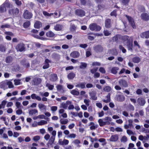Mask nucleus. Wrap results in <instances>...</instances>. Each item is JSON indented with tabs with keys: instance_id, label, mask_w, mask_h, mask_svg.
<instances>
[{
	"instance_id": "nucleus-17",
	"label": "nucleus",
	"mask_w": 149,
	"mask_h": 149,
	"mask_svg": "<svg viewBox=\"0 0 149 149\" xmlns=\"http://www.w3.org/2000/svg\"><path fill=\"white\" fill-rule=\"evenodd\" d=\"M116 99L118 101L120 102H122L125 100V97L123 95L119 94L117 95Z\"/></svg>"
},
{
	"instance_id": "nucleus-48",
	"label": "nucleus",
	"mask_w": 149,
	"mask_h": 149,
	"mask_svg": "<svg viewBox=\"0 0 149 149\" xmlns=\"http://www.w3.org/2000/svg\"><path fill=\"white\" fill-rule=\"evenodd\" d=\"M119 49L121 50L122 52L124 53H125L126 52V49L122 45H120L119 46Z\"/></svg>"
},
{
	"instance_id": "nucleus-36",
	"label": "nucleus",
	"mask_w": 149,
	"mask_h": 149,
	"mask_svg": "<svg viewBox=\"0 0 149 149\" xmlns=\"http://www.w3.org/2000/svg\"><path fill=\"white\" fill-rule=\"evenodd\" d=\"M54 29L56 31H61L62 29L61 26L59 24H57L54 26Z\"/></svg>"
},
{
	"instance_id": "nucleus-40",
	"label": "nucleus",
	"mask_w": 149,
	"mask_h": 149,
	"mask_svg": "<svg viewBox=\"0 0 149 149\" xmlns=\"http://www.w3.org/2000/svg\"><path fill=\"white\" fill-rule=\"evenodd\" d=\"M30 24V23L29 21H27L25 22L23 24V26L25 28H28Z\"/></svg>"
},
{
	"instance_id": "nucleus-64",
	"label": "nucleus",
	"mask_w": 149,
	"mask_h": 149,
	"mask_svg": "<svg viewBox=\"0 0 149 149\" xmlns=\"http://www.w3.org/2000/svg\"><path fill=\"white\" fill-rule=\"evenodd\" d=\"M142 90L140 89H138L136 91V93L139 95H141L142 94Z\"/></svg>"
},
{
	"instance_id": "nucleus-16",
	"label": "nucleus",
	"mask_w": 149,
	"mask_h": 149,
	"mask_svg": "<svg viewBox=\"0 0 149 149\" xmlns=\"http://www.w3.org/2000/svg\"><path fill=\"white\" fill-rule=\"evenodd\" d=\"M50 61L48 59H45L44 63V65L43 66L42 68L44 69H45L48 68L49 66V63H50Z\"/></svg>"
},
{
	"instance_id": "nucleus-62",
	"label": "nucleus",
	"mask_w": 149,
	"mask_h": 149,
	"mask_svg": "<svg viewBox=\"0 0 149 149\" xmlns=\"http://www.w3.org/2000/svg\"><path fill=\"white\" fill-rule=\"evenodd\" d=\"M87 38L88 39L91 41L93 40L95 38V37L94 36L90 35L88 36Z\"/></svg>"
},
{
	"instance_id": "nucleus-46",
	"label": "nucleus",
	"mask_w": 149,
	"mask_h": 149,
	"mask_svg": "<svg viewBox=\"0 0 149 149\" xmlns=\"http://www.w3.org/2000/svg\"><path fill=\"white\" fill-rule=\"evenodd\" d=\"M38 106L39 108L40 109L44 110L46 109L45 106L42 104H39Z\"/></svg>"
},
{
	"instance_id": "nucleus-39",
	"label": "nucleus",
	"mask_w": 149,
	"mask_h": 149,
	"mask_svg": "<svg viewBox=\"0 0 149 149\" xmlns=\"http://www.w3.org/2000/svg\"><path fill=\"white\" fill-rule=\"evenodd\" d=\"M6 7L4 5H1L0 6V12L2 13L6 11Z\"/></svg>"
},
{
	"instance_id": "nucleus-29",
	"label": "nucleus",
	"mask_w": 149,
	"mask_h": 149,
	"mask_svg": "<svg viewBox=\"0 0 149 149\" xmlns=\"http://www.w3.org/2000/svg\"><path fill=\"white\" fill-rule=\"evenodd\" d=\"M57 90L58 91H61L63 93L64 92V90L63 89V86L62 85H58L56 86Z\"/></svg>"
},
{
	"instance_id": "nucleus-45",
	"label": "nucleus",
	"mask_w": 149,
	"mask_h": 149,
	"mask_svg": "<svg viewBox=\"0 0 149 149\" xmlns=\"http://www.w3.org/2000/svg\"><path fill=\"white\" fill-rule=\"evenodd\" d=\"M6 86V84L3 82L0 83V88H4Z\"/></svg>"
},
{
	"instance_id": "nucleus-32",
	"label": "nucleus",
	"mask_w": 149,
	"mask_h": 149,
	"mask_svg": "<svg viewBox=\"0 0 149 149\" xmlns=\"http://www.w3.org/2000/svg\"><path fill=\"white\" fill-rule=\"evenodd\" d=\"M55 139V137H54V136H51L47 143V145L49 146V144L51 145L53 144L54 142Z\"/></svg>"
},
{
	"instance_id": "nucleus-54",
	"label": "nucleus",
	"mask_w": 149,
	"mask_h": 149,
	"mask_svg": "<svg viewBox=\"0 0 149 149\" xmlns=\"http://www.w3.org/2000/svg\"><path fill=\"white\" fill-rule=\"evenodd\" d=\"M60 122L62 124H66L68 123V120H63V119H61Z\"/></svg>"
},
{
	"instance_id": "nucleus-9",
	"label": "nucleus",
	"mask_w": 149,
	"mask_h": 149,
	"mask_svg": "<svg viewBox=\"0 0 149 149\" xmlns=\"http://www.w3.org/2000/svg\"><path fill=\"white\" fill-rule=\"evenodd\" d=\"M105 26L106 28L109 29L111 27V19L109 18L106 19L105 21Z\"/></svg>"
},
{
	"instance_id": "nucleus-10",
	"label": "nucleus",
	"mask_w": 149,
	"mask_h": 149,
	"mask_svg": "<svg viewBox=\"0 0 149 149\" xmlns=\"http://www.w3.org/2000/svg\"><path fill=\"white\" fill-rule=\"evenodd\" d=\"M120 85L122 87L126 88L127 87L128 84L127 81L123 79H121L118 81Z\"/></svg>"
},
{
	"instance_id": "nucleus-53",
	"label": "nucleus",
	"mask_w": 149,
	"mask_h": 149,
	"mask_svg": "<svg viewBox=\"0 0 149 149\" xmlns=\"http://www.w3.org/2000/svg\"><path fill=\"white\" fill-rule=\"evenodd\" d=\"M97 70V68H94L93 69H91L90 72L91 73L93 74L95 73L96 72Z\"/></svg>"
},
{
	"instance_id": "nucleus-56",
	"label": "nucleus",
	"mask_w": 149,
	"mask_h": 149,
	"mask_svg": "<svg viewBox=\"0 0 149 149\" xmlns=\"http://www.w3.org/2000/svg\"><path fill=\"white\" fill-rule=\"evenodd\" d=\"M127 137L125 136H124L122 137L121 141L122 142H126L127 141Z\"/></svg>"
},
{
	"instance_id": "nucleus-37",
	"label": "nucleus",
	"mask_w": 149,
	"mask_h": 149,
	"mask_svg": "<svg viewBox=\"0 0 149 149\" xmlns=\"http://www.w3.org/2000/svg\"><path fill=\"white\" fill-rule=\"evenodd\" d=\"M104 91L107 92H109L111 90V88L109 86H106L104 87L103 88Z\"/></svg>"
},
{
	"instance_id": "nucleus-1",
	"label": "nucleus",
	"mask_w": 149,
	"mask_h": 149,
	"mask_svg": "<svg viewBox=\"0 0 149 149\" xmlns=\"http://www.w3.org/2000/svg\"><path fill=\"white\" fill-rule=\"evenodd\" d=\"M125 41L126 40V45L128 50L132 52L133 51V40L131 39L128 36L124 37Z\"/></svg>"
},
{
	"instance_id": "nucleus-28",
	"label": "nucleus",
	"mask_w": 149,
	"mask_h": 149,
	"mask_svg": "<svg viewBox=\"0 0 149 149\" xmlns=\"http://www.w3.org/2000/svg\"><path fill=\"white\" fill-rule=\"evenodd\" d=\"M86 83L85 82H82L77 84L75 86L78 88H80L82 89H84L85 88Z\"/></svg>"
},
{
	"instance_id": "nucleus-63",
	"label": "nucleus",
	"mask_w": 149,
	"mask_h": 149,
	"mask_svg": "<svg viewBox=\"0 0 149 149\" xmlns=\"http://www.w3.org/2000/svg\"><path fill=\"white\" fill-rule=\"evenodd\" d=\"M22 113V111L21 109H19L17 110L16 111V113L17 114L19 115L21 114Z\"/></svg>"
},
{
	"instance_id": "nucleus-30",
	"label": "nucleus",
	"mask_w": 149,
	"mask_h": 149,
	"mask_svg": "<svg viewBox=\"0 0 149 149\" xmlns=\"http://www.w3.org/2000/svg\"><path fill=\"white\" fill-rule=\"evenodd\" d=\"M106 98L107 99L106 100H103L102 101L105 103H107L110 102L111 101V94L110 93H109L106 96Z\"/></svg>"
},
{
	"instance_id": "nucleus-42",
	"label": "nucleus",
	"mask_w": 149,
	"mask_h": 149,
	"mask_svg": "<svg viewBox=\"0 0 149 149\" xmlns=\"http://www.w3.org/2000/svg\"><path fill=\"white\" fill-rule=\"evenodd\" d=\"M22 62L23 63V65L26 67L28 68L30 67L29 63L28 62H26L25 60L23 61Z\"/></svg>"
},
{
	"instance_id": "nucleus-31",
	"label": "nucleus",
	"mask_w": 149,
	"mask_h": 149,
	"mask_svg": "<svg viewBox=\"0 0 149 149\" xmlns=\"http://www.w3.org/2000/svg\"><path fill=\"white\" fill-rule=\"evenodd\" d=\"M13 58L11 56H7L5 59V61L7 63H10L13 61Z\"/></svg>"
},
{
	"instance_id": "nucleus-50",
	"label": "nucleus",
	"mask_w": 149,
	"mask_h": 149,
	"mask_svg": "<svg viewBox=\"0 0 149 149\" xmlns=\"http://www.w3.org/2000/svg\"><path fill=\"white\" fill-rule=\"evenodd\" d=\"M14 84L15 85H18L20 84V80L19 79L14 80Z\"/></svg>"
},
{
	"instance_id": "nucleus-24",
	"label": "nucleus",
	"mask_w": 149,
	"mask_h": 149,
	"mask_svg": "<svg viewBox=\"0 0 149 149\" xmlns=\"http://www.w3.org/2000/svg\"><path fill=\"white\" fill-rule=\"evenodd\" d=\"M58 142L60 145H68L69 141L68 140L64 139L63 141H62L61 140H59Z\"/></svg>"
},
{
	"instance_id": "nucleus-41",
	"label": "nucleus",
	"mask_w": 149,
	"mask_h": 149,
	"mask_svg": "<svg viewBox=\"0 0 149 149\" xmlns=\"http://www.w3.org/2000/svg\"><path fill=\"white\" fill-rule=\"evenodd\" d=\"M47 123V122L46 121L41 120L40 121L38 122V125H42Z\"/></svg>"
},
{
	"instance_id": "nucleus-25",
	"label": "nucleus",
	"mask_w": 149,
	"mask_h": 149,
	"mask_svg": "<svg viewBox=\"0 0 149 149\" xmlns=\"http://www.w3.org/2000/svg\"><path fill=\"white\" fill-rule=\"evenodd\" d=\"M30 33L32 36L37 38V30L33 29L31 31Z\"/></svg>"
},
{
	"instance_id": "nucleus-21",
	"label": "nucleus",
	"mask_w": 149,
	"mask_h": 149,
	"mask_svg": "<svg viewBox=\"0 0 149 149\" xmlns=\"http://www.w3.org/2000/svg\"><path fill=\"white\" fill-rule=\"evenodd\" d=\"M119 70V68L118 67H112L111 70V72L113 74H116L118 70Z\"/></svg>"
},
{
	"instance_id": "nucleus-7",
	"label": "nucleus",
	"mask_w": 149,
	"mask_h": 149,
	"mask_svg": "<svg viewBox=\"0 0 149 149\" xmlns=\"http://www.w3.org/2000/svg\"><path fill=\"white\" fill-rule=\"evenodd\" d=\"M75 14L79 16L82 17L85 15V12L82 9H77L75 11Z\"/></svg>"
},
{
	"instance_id": "nucleus-61",
	"label": "nucleus",
	"mask_w": 149,
	"mask_h": 149,
	"mask_svg": "<svg viewBox=\"0 0 149 149\" xmlns=\"http://www.w3.org/2000/svg\"><path fill=\"white\" fill-rule=\"evenodd\" d=\"M51 110L53 111H55L57 109V107L56 106H52L51 107Z\"/></svg>"
},
{
	"instance_id": "nucleus-47",
	"label": "nucleus",
	"mask_w": 149,
	"mask_h": 149,
	"mask_svg": "<svg viewBox=\"0 0 149 149\" xmlns=\"http://www.w3.org/2000/svg\"><path fill=\"white\" fill-rule=\"evenodd\" d=\"M81 65L80 66L79 68H80L82 69L84 68H85L86 67L87 65V64L85 63H81Z\"/></svg>"
},
{
	"instance_id": "nucleus-22",
	"label": "nucleus",
	"mask_w": 149,
	"mask_h": 149,
	"mask_svg": "<svg viewBox=\"0 0 149 149\" xmlns=\"http://www.w3.org/2000/svg\"><path fill=\"white\" fill-rule=\"evenodd\" d=\"M72 103V102L70 101H67L65 103H62L61 104V107L64 109H66L67 108L68 105Z\"/></svg>"
},
{
	"instance_id": "nucleus-51",
	"label": "nucleus",
	"mask_w": 149,
	"mask_h": 149,
	"mask_svg": "<svg viewBox=\"0 0 149 149\" xmlns=\"http://www.w3.org/2000/svg\"><path fill=\"white\" fill-rule=\"evenodd\" d=\"M7 84L8 85V88H12L14 87L12 83L10 81H8L7 82Z\"/></svg>"
},
{
	"instance_id": "nucleus-11",
	"label": "nucleus",
	"mask_w": 149,
	"mask_h": 149,
	"mask_svg": "<svg viewBox=\"0 0 149 149\" xmlns=\"http://www.w3.org/2000/svg\"><path fill=\"white\" fill-rule=\"evenodd\" d=\"M141 19L144 21H148L149 20V14L144 13L141 14Z\"/></svg>"
},
{
	"instance_id": "nucleus-3",
	"label": "nucleus",
	"mask_w": 149,
	"mask_h": 149,
	"mask_svg": "<svg viewBox=\"0 0 149 149\" xmlns=\"http://www.w3.org/2000/svg\"><path fill=\"white\" fill-rule=\"evenodd\" d=\"M15 48L17 51L20 52L24 51L26 50L25 44L22 42L16 45Z\"/></svg>"
},
{
	"instance_id": "nucleus-52",
	"label": "nucleus",
	"mask_w": 149,
	"mask_h": 149,
	"mask_svg": "<svg viewBox=\"0 0 149 149\" xmlns=\"http://www.w3.org/2000/svg\"><path fill=\"white\" fill-rule=\"evenodd\" d=\"M130 0H121V2L124 5H128Z\"/></svg>"
},
{
	"instance_id": "nucleus-13",
	"label": "nucleus",
	"mask_w": 149,
	"mask_h": 149,
	"mask_svg": "<svg viewBox=\"0 0 149 149\" xmlns=\"http://www.w3.org/2000/svg\"><path fill=\"white\" fill-rule=\"evenodd\" d=\"M140 37L143 38H149V31L142 32L140 34Z\"/></svg>"
},
{
	"instance_id": "nucleus-8",
	"label": "nucleus",
	"mask_w": 149,
	"mask_h": 149,
	"mask_svg": "<svg viewBox=\"0 0 149 149\" xmlns=\"http://www.w3.org/2000/svg\"><path fill=\"white\" fill-rule=\"evenodd\" d=\"M94 51L97 53L101 52L103 51V47L100 45H97L93 47Z\"/></svg>"
},
{
	"instance_id": "nucleus-55",
	"label": "nucleus",
	"mask_w": 149,
	"mask_h": 149,
	"mask_svg": "<svg viewBox=\"0 0 149 149\" xmlns=\"http://www.w3.org/2000/svg\"><path fill=\"white\" fill-rule=\"evenodd\" d=\"M99 71L102 74H105L106 73L105 69L103 67H100L99 69Z\"/></svg>"
},
{
	"instance_id": "nucleus-60",
	"label": "nucleus",
	"mask_w": 149,
	"mask_h": 149,
	"mask_svg": "<svg viewBox=\"0 0 149 149\" xmlns=\"http://www.w3.org/2000/svg\"><path fill=\"white\" fill-rule=\"evenodd\" d=\"M134 46H137L138 48L139 49L140 48V45L136 40L134 41Z\"/></svg>"
},
{
	"instance_id": "nucleus-57",
	"label": "nucleus",
	"mask_w": 149,
	"mask_h": 149,
	"mask_svg": "<svg viewBox=\"0 0 149 149\" xmlns=\"http://www.w3.org/2000/svg\"><path fill=\"white\" fill-rule=\"evenodd\" d=\"M89 102L90 100H87L86 99H85L84 100V102L85 103L86 105L87 106H88L89 105Z\"/></svg>"
},
{
	"instance_id": "nucleus-14",
	"label": "nucleus",
	"mask_w": 149,
	"mask_h": 149,
	"mask_svg": "<svg viewBox=\"0 0 149 149\" xmlns=\"http://www.w3.org/2000/svg\"><path fill=\"white\" fill-rule=\"evenodd\" d=\"M137 101L138 104L141 106H144L146 103L145 99L142 97H139Z\"/></svg>"
},
{
	"instance_id": "nucleus-4",
	"label": "nucleus",
	"mask_w": 149,
	"mask_h": 149,
	"mask_svg": "<svg viewBox=\"0 0 149 149\" xmlns=\"http://www.w3.org/2000/svg\"><path fill=\"white\" fill-rule=\"evenodd\" d=\"M19 12V10L17 8H12L10 9L8 11L9 14L15 17L18 16Z\"/></svg>"
},
{
	"instance_id": "nucleus-35",
	"label": "nucleus",
	"mask_w": 149,
	"mask_h": 149,
	"mask_svg": "<svg viewBox=\"0 0 149 149\" xmlns=\"http://www.w3.org/2000/svg\"><path fill=\"white\" fill-rule=\"evenodd\" d=\"M104 120L105 121V122H109V124H107V125H109L111 124L110 122L112 120V119L110 117L107 116L105 117L104 119Z\"/></svg>"
},
{
	"instance_id": "nucleus-49",
	"label": "nucleus",
	"mask_w": 149,
	"mask_h": 149,
	"mask_svg": "<svg viewBox=\"0 0 149 149\" xmlns=\"http://www.w3.org/2000/svg\"><path fill=\"white\" fill-rule=\"evenodd\" d=\"M103 33L104 35L105 36H108L111 35V33L109 32L107 30H104Z\"/></svg>"
},
{
	"instance_id": "nucleus-15",
	"label": "nucleus",
	"mask_w": 149,
	"mask_h": 149,
	"mask_svg": "<svg viewBox=\"0 0 149 149\" xmlns=\"http://www.w3.org/2000/svg\"><path fill=\"white\" fill-rule=\"evenodd\" d=\"M122 36L120 34H116L112 38L113 42H117L119 39H121Z\"/></svg>"
},
{
	"instance_id": "nucleus-44",
	"label": "nucleus",
	"mask_w": 149,
	"mask_h": 149,
	"mask_svg": "<svg viewBox=\"0 0 149 149\" xmlns=\"http://www.w3.org/2000/svg\"><path fill=\"white\" fill-rule=\"evenodd\" d=\"M46 86L48 87V89L50 90H53L54 87V86L53 85H50L48 83H47L46 84Z\"/></svg>"
},
{
	"instance_id": "nucleus-6",
	"label": "nucleus",
	"mask_w": 149,
	"mask_h": 149,
	"mask_svg": "<svg viewBox=\"0 0 149 149\" xmlns=\"http://www.w3.org/2000/svg\"><path fill=\"white\" fill-rule=\"evenodd\" d=\"M126 17L128 20L129 24L134 29H135L136 25L134 19L131 17L127 15H126Z\"/></svg>"
},
{
	"instance_id": "nucleus-20",
	"label": "nucleus",
	"mask_w": 149,
	"mask_h": 149,
	"mask_svg": "<svg viewBox=\"0 0 149 149\" xmlns=\"http://www.w3.org/2000/svg\"><path fill=\"white\" fill-rule=\"evenodd\" d=\"M98 122L100 127H103L107 124H109L108 122L103 121L101 119H100L98 120Z\"/></svg>"
},
{
	"instance_id": "nucleus-19",
	"label": "nucleus",
	"mask_w": 149,
	"mask_h": 149,
	"mask_svg": "<svg viewBox=\"0 0 149 149\" xmlns=\"http://www.w3.org/2000/svg\"><path fill=\"white\" fill-rule=\"evenodd\" d=\"M118 139V135L117 134H115L111 136L109 139V141H110L115 142L117 141Z\"/></svg>"
},
{
	"instance_id": "nucleus-59",
	"label": "nucleus",
	"mask_w": 149,
	"mask_h": 149,
	"mask_svg": "<svg viewBox=\"0 0 149 149\" xmlns=\"http://www.w3.org/2000/svg\"><path fill=\"white\" fill-rule=\"evenodd\" d=\"M104 5H98L97 6V10H101L104 8Z\"/></svg>"
},
{
	"instance_id": "nucleus-26",
	"label": "nucleus",
	"mask_w": 149,
	"mask_h": 149,
	"mask_svg": "<svg viewBox=\"0 0 149 149\" xmlns=\"http://www.w3.org/2000/svg\"><path fill=\"white\" fill-rule=\"evenodd\" d=\"M90 96L91 97V99L93 100H96L97 99L96 94L94 92H91L90 93Z\"/></svg>"
},
{
	"instance_id": "nucleus-38",
	"label": "nucleus",
	"mask_w": 149,
	"mask_h": 149,
	"mask_svg": "<svg viewBox=\"0 0 149 149\" xmlns=\"http://www.w3.org/2000/svg\"><path fill=\"white\" fill-rule=\"evenodd\" d=\"M37 113V110L36 109H31L29 111V113L30 115H33Z\"/></svg>"
},
{
	"instance_id": "nucleus-12",
	"label": "nucleus",
	"mask_w": 149,
	"mask_h": 149,
	"mask_svg": "<svg viewBox=\"0 0 149 149\" xmlns=\"http://www.w3.org/2000/svg\"><path fill=\"white\" fill-rule=\"evenodd\" d=\"M80 55L79 53L77 51H73L70 54V56L74 58H76L79 57Z\"/></svg>"
},
{
	"instance_id": "nucleus-2",
	"label": "nucleus",
	"mask_w": 149,
	"mask_h": 149,
	"mask_svg": "<svg viewBox=\"0 0 149 149\" xmlns=\"http://www.w3.org/2000/svg\"><path fill=\"white\" fill-rule=\"evenodd\" d=\"M90 29L91 31H100L101 29V27L99 25H97L95 23H92L90 24L89 26Z\"/></svg>"
},
{
	"instance_id": "nucleus-18",
	"label": "nucleus",
	"mask_w": 149,
	"mask_h": 149,
	"mask_svg": "<svg viewBox=\"0 0 149 149\" xmlns=\"http://www.w3.org/2000/svg\"><path fill=\"white\" fill-rule=\"evenodd\" d=\"M58 79V77L56 74H52L50 75V81L54 82L56 81Z\"/></svg>"
},
{
	"instance_id": "nucleus-58",
	"label": "nucleus",
	"mask_w": 149,
	"mask_h": 149,
	"mask_svg": "<svg viewBox=\"0 0 149 149\" xmlns=\"http://www.w3.org/2000/svg\"><path fill=\"white\" fill-rule=\"evenodd\" d=\"M110 15L111 16H115L117 15L116 14V10H114L112 11L110 13Z\"/></svg>"
},
{
	"instance_id": "nucleus-23",
	"label": "nucleus",
	"mask_w": 149,
	"mask_h": 149,
	"mask_svg": "<svg viewBox=\"0 0 149 149\" xmlns=\"http://www.w3.org/2000/svg\"><path fill=\"white\" fill-rule=\"evenodd\" d=\"M76 76L75 74L73 72L69 73L67 75V77L69 80L72 79Z\"/></svg>"
},
{
	"instance_id": "nucleus-5",
	"label": "nucleus",
	"mask_w": 149,
	"mask_h": 149,
	"mask_svg": "<svg viewBox=\"0 0 149 149\" xmlns=\"http://www.w3.org/2000/svg\"><path fill=\"white\" fill-rule=\"evenodd\" d=\"M32 13L27 10H25L23 14L24 17L26 19H30L32 17Z\"/></svg>"
},
{
	"instance_id": "nucleus-27",
	"label": "nucleus",
	"mask_w": 149,
	"mask_h": 149,
	"mask_svg": "<svg viewBox=\"0 0 149 149\" xmlns=\"http://www.w3.org/2000/svg\"><path fill=\"white\" fill-rule=\"evenodd\" d=\"M132 61L134 63H138L140 61L141 58L139 57H135L132 58Z\"/></svg>"
},
{
	"instance_id": "nucleus-43",
	"label": "nucleus",
	"mask_w": 149,
	"mask_h": 149,
	"mask_svg": "<svg viewBox=\"0 0 149 149\" xmlns=\"http://www.w3.org/2000/svg\"><path fill=\"white\" fill-rule=\"evenodd\" d=\"M6 51L5 47L3 45H0V51L2 52H4Z\"/></svg>"
},
{
	"instance_id": "nucleus-34",
	"label": "nucleus",
	"mask_w": 149,
	"mask_h": 149,
	"mask_svg": "<svg viewBox=\"0 0 149 149\" xmlns=\"http://www.w3.org/2000/svg\"><path fill=\"white\" fill-rule=\"evenodd\" d=\"M70 93L74 95L78 96L79 94V92L75 89L72 90Z\"/></svg>"
},
{
	"instance_id": "nucleus-33",
	"label": "nucleus",
	"mask_w": 149,
	"mask_h": 149,
	"mask_svg": "<svg viewBox=\"0 0 149 149\" xmlns=\"http://www.w3.org/2000/svg\"><path fill=\"white\" fill-rule=\"evenodd\" d=\"M46 35L47 37H53L54 36L55 34L52 31H49L46 33Z\"/></svg>"
}]
</instances>
